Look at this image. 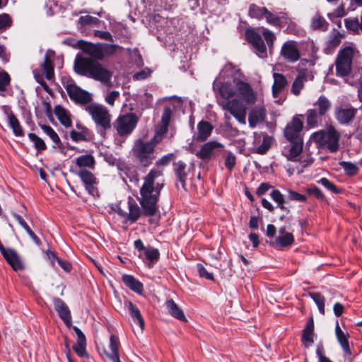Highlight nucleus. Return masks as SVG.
<instances>
[{"mask_svg":"<svg viewBox=\"0 0 362 362\" xmlns=\"http://www.w3.org/2000/svg\"><path fill=\"white\" fill-rule=\"evenodd\" d=\"M317 182L334 194H340L341 192L339 188L326 177L321 178Z\"/></svg>","mask_w":362,"mask_h":362,"instance_id":"nucleus-45","label":"nucleus"},{"mask_svg":"<svg viewBox=\"0 0 362 362\" xmlns=\"http://www.w3.org/2000/svg\"><path fill=\"white\" fill-rule=\"evenodd\" d=\"M156 10H168L170 7V0H154Z\"/></svg>","mask_w":362,"mask_h":362,"instance_id":"nucleus-60","label":"nucleus"},{"mask_svg":"<svg viewBox=\"0 0 362 362\" xmlns=\"http://www.w3.org/2000/svg\"><path fill=\"white\" fill-rule=\"evenodd\" d=\"M306 191L309 194L314 196L317 199H320L322 201L326 200L325 197L323 194L322 192L317 187H316L315 185H312V186L308 187Z\"/></svg>","mask_w":362,"mask_h":362,"instance_id":"nucleus-48","label":"nucleus"},{"mask_svg":"<svg viewBox=\"0 0 362 362\" xmlns=\"http://www.w3.org/2000/svg\"><path fill=\"white\" fill-rule=\"evenodd\" d=\"M280 55L284 60L290 63H295L300 57L297 42L293 40L284 42L280 50Z\"/></svg>","mask_w":362,"mask_h":362,"instance_id":"nucleus-14","label":"nucleus"},{"mask_svg":"<svg viewBox=\"0 0 362 362\" xmlns=\"http://www.w3.org/2000/svg\"><path fill=\"white\" fill-rule=\"evenodd\" d=\"M76 45L90 57L76 56L74 64L75 72L80 76L90 78L110 86L112 72L97 61L103 59L101 43L93 44L80 40L76 42Z\"/></svg>","mask_w":362,"mask_h":362,"instance_id":"nucleus-3","label":"nucleus"},{"mask_svg":"<svg viewBox=\"0 0 362 362\" xmlns=\"http://www.w3.org/2000/svg\"><path fill=\"white\" fill-rule=\"evenodd\" d=\"M339 164L344 169L346 175H354L358 171V168L353 163L341 161Z\"/></svg>","mask_w":362,"mask_h":362,"instance_id":"nucleus-44","label":"nucleus"},{"mask_svg":"<svg viewBox=\"0 0 362 362\" xmlns=\"http://www.w3.org/2000/svg\"><path fill=\"white\" fill-rule=\"evenodd\" d=\"M266 116V110L262 105H256L252 107L248 115V122L254 128L257 124L264 122Z\"/></svg>","mask_w":362,"mask_h":362,"instance_id":"nucleus-21","label":"nucleus"},{"mask_svg":"<svg viewBox=\"0 0 362 362\" xmlns=\"http://www.w3.org/2000/svg\"><path fill=\"white\" fill-rule=\"evenodd\" d=\"M224 146L216 141H210L202 145L200 150L197 152L196 156L202 160H209L218 156Z\"/></svg>","mask_w":362,"mask_h":362,"instance_id":"nucleus-13","label":"nucleus"},{"mask_svg":"<svg viewBox=\"0 0 362 362\" xmlns=\"http://www.w3.org/2000/svg\"><path fill=\"white\" fill-rule=\"evenodd\" d=\"M164 185L163 171L152 169L144 177V183L140 189L139 202L142 209L129 197L128 202L127 221L131 223L136 221L141 214L151 216L156 214L158 209L160 193Z\"/></svg>","mask_w":362,"mask_h":362,"instance_id":"nucleus-2","label":"nucleus"},{"mask_svg":"<svg viewBox=\"0 0 362 362\" xmlns=\"http://www.w3.org/2000/svg\"><path fill=\"white\" fill-rule=\"evenodd\" d=\"M335 333L339 343L340 344L344 353L348 355H351V351L349 345V341L346 334L341 329L339 322H337L335 327Z\"/></svg>","mask_w":362,"mask_h":362,"instance_id":"nucleus-33","label":"nucleus"},{"mask_svg":"<svg viewBox=\"0 0 362 362\" xmlns=\"http://www.w3.org/2000/svg\"><path fill=\"white\" fill-rule=\"evenodd\" d=\"M166 308L169 313L175 318L186 322L187 319L185 316V314L182 310L176 304V303L173 300H168L165 303Z\"/></svg>","mask_w":362,"mask_h":362,"instance_id":"nucleus-32","label":"nucleus"},{"mask_svg":"<svg viewBox=\"0 0 362 362\" xmlns=\"http://www.w3.org/2000/svg\"><path fill=\"white\" fill-rule=\"evenodd\" d=\"M303 124L297 117H293L288 122L284 131V135L288 141H303L302 136Z\"/></svg>","mask_w":362,"mask_h":362,"instance_id":"nucleus-11","label":"nucleus"},{"mask_svg":"<svg viewBox=\"0 0 362 362\" xmlns=\"http://www.w3.org/2000/svg\"><path fill=\"white\" fill-rule=\"evenodd\" d=\"M29 139L34 144V146L39 152L46 150L47 146L45 141L34 133L28 134Z\"/></svg>","mask_w":362,"mask_h":362,"instance_id":"nucleus-43","label":"nucleus"},{"mask_svg":"<svg viewBox=\"0 0 362 362\" xmlns=\"http://www.w3.org/2000/svg\"><path fill=\"white\" fill-rule=\"evenodd\" d=\"M197 133L194 136L195 141L203 142L208 139L214 129V126L209 122L202 120L197 124Z\"/></svg>","mask_w":362,"mask_h":362,"instance_id":"nucleus-20","label":"nucleus"},{"mask_svg":"<svg viewBox=\"0 0 362 362\" xmlns=\"http://www.w3.org/2000/svg\"><path fill=\"white\" fill-rule=\"evenodd\" d=\"M329 25V23L319 12H316L310 19V28L313 30L325 32L328 30Z\"/></svg>","mask_w":362,"mask_h":362,"instance_id":"nucleus-25","label":"nucleus"},{"mask_svg":"<svg viewBox=\"0 0 362 362\" xmlns=\"http://www.w3.org/2000/svg\"><path fill=\"white\" fill-rule=\"evenodd\" d=\"M248 15L250 18L258 20L264 18L267 23L277 28L284 27L290 22V19L286 13H273L266 7L259 6L255 4H251L249 6Z\"/></svg>","mask_w":362,"mask_h":362,"instance_id":"nucleus-6","label":"nucleus"},{"mask_svg":"<svg viewBox=\"0 0 362 362\" xmlns=\"http://www.w3.org/2000/svg\"><path fill=\"white\" fill-rule=\"evenodd\" d=\"M146 257L151 262H156L160 257V252L158 249L151 248L145 250Z\"/></svg>","mask_w":362,"mask_h":362,"instance_id":"nucleus-52","label":"nucleus"},{"mask_svg":"<svg viewBox=\"0 0 362 362\" xmlns=\"http://www.w3.org/2000/svg\"><path fill=\"white\" fill-rule=\"evenodd\" d=\"M12 25V19L7 13L0 14V33L6 30Z\"/></svg>","mask_w":362,"mask_h":362,"instance_id":"nucleus-46","label":"nucleus"},{"mask_svg":"<svg viewBox=\"0 0 362 362\" xmlns=\"http://www.w3.org/2000/svg\"><path fill=\"white\" fill-rule=\"evenodd\" d=\"M94 35L103 40L113 41L112 35L107 31L95 30Z\"/></svg>","mask_w":362,"mask_h":362,"instance_id":"nucleus-62","label":"nucleus"},{"mask_svg":"<svg viewBox=\"0 0 362 362\" xmlns=\"http://www.w3.org/2000/svg\"><path fill=\"white\" fill-rule=\"evenodd\" d=\"M357 110L351 106H340L336 107L334 117L340 124L347 125L355 117Z\"/></svg>","mask_w":362,"mask_h":362,"instance_id":"nucleus-16","label":"nucleus"},{"mask_svg":"<svg viewBox=\"0 0 362 362\" xmlns=\"http://www.w3.org/2000/svg\"><path fill=\"white\" fill-rule=\"evenodd\" d=\"M308 295L316 303L320 313L322 315H325V298H324V296L321 293H317V292H311V293H309Z\"/></svg>","mask_w":362,"mask_h":362,"instance_id":"nucleus-42","label":"nucleus"},{"mask_svg":"<svg viewBox=\"0 0 362 362\" xmlns=\"http://www.w3.org/2000/svg\"><path fill=\"white\" fill-rule=\"evenodd\" d=\"M119 95H120V93L119 91L112 90L105 96V102L108 105L113 106L115 104V100L117 99L119 97Z\"/></svg>","mask_w":362,"mask_h":362,"instance_id":"nucleus-57","label":"nucleus"},{"mask_svg":"<svg viewBox=\"0 0 362 362\" xmlns=\"http://www.w3.org/2000/svg\"><path fill=\"white\" fill-rule=\"evenodd\" d=\"M305 116L306 124L310 128H315L321 125L322 117H324L322 115H319V112H317V109L313 108L308 110Z\"/></svg>","mask_w":362,"mask_h":362,"instance_id":"nucleus-30","label":"nucleus"},{"mask_svg":"<svg viewBox=\"0 0 362 362\" xmlns=\"http://www.w3.org/2000/svg\"><path fill=\"white\" fill-rule=\"evenodd\" d=\"M271 198L276 202L277 204H284L285 200L284 195L281 193V192L278 189H274L270 194Z\"/></svg>","mask_w":362,"mask_h":362,"instance_id":"nucleus-56","label":"nucleus"},{"mask_svg":"<svg viewBox=\"0 0 362 362\" xmlns=\"http://www.w3.org/2000/svg\"><path fill=\"white\" fill-rule=\"evenodd\" d=\"M245 38L247 41L252 45L255 50V53L261 58L267 57V47L262 38V36L253 28H247L245 32Z\"/></svg>","mask_w":362,"mask_h":362,"instance_id":"nucleus-12","label":"nucleus"},{"mask_svg":"<svg viewBox=\"0 0 362 362\" xmlns=\"http://www.w3.org/2000/svg\"><path fill=\"white\" fill-rule=\"evenodd\" d=\"M70 99L77 104L86 105L92 100L91 95L78 87L74 82H67L64 83Z\"/></svg>","mask_w":362,"mask_h":362,"instance_id":"nucleus-9","label":"nucleus"},{"mask_svg":"<svg viewBox=\"0 0 362 362\" xmlns=\"http://www.w3.org/2000/svg\"><path fill=\"white\" fill-rule=\"evenodd\" d=\"M359 22L357 18H347L344 19V25L348 31L354 34H359L362 33V13L360 16Z\"/></svg>","mask_w":362,"mask_h":362,"instance_id":"nucleus-34","label":"nucleus"},{"mask_svg":"<svg viewBox=\"0 0 362 362\" xmlns=\"http://www.w3.org/2000/svg\"><path fill=\"white\" fill-rule=\"evenodd\" d=\"M54 308L60 319L70 327L71 326V315L67 305L59 298H53Z\"/></svg>","mask_w":362,"mask_h":362,"instance_id":"nucleus-17","label":"nucleus"},{"mask_svg":"<svg viewBox=\"0 0 362 362\" xmlns=\"http://www.w3.org/2000/svg\"><path fill=\"white\" fill-rule=\"evenodd\" d=\"M119 341L117 337L112 334L110 337V351L105 350V354L111 362H121L119 355Z\"/></svg>","mask_w":362,"mask_h":362,"instance_id":"nucleus-22","label":"nucleus"},{"mask_svg":"<svg viewBox=\"0 0 362 362\" xmlns=\"http://www.w3.org/2000/svg\"><path fill=\"white\" fill-rule=\"evenodd\" d=\"M160 136H155L149 141L139 139L135 141L132 154L141 167H148L156 158L155 147L160 142Z\"/></svg>","mask_w":362,"mask_h":362,"instance_id":"nucleus-5","label":"nucleus"},{"mask_svg":"<svg viewBox=\"0 0 362 362\" xmlns=\"http://www.w3.org/2000/svg\"><path fill=\"white\" fill-rule=\"evenodd\" d=\"M288 198L291 200L298 201L300 202H305L307 199L305 195L300 194L293 190H288Z\"/></svg>","mask_w":362,"mask_h":362,"instance_id":"nucleus-59","label":"nucleus"},{"mask_svg":"<svg viewBox=\"0 0 362 362\" xmlns=\"http://www.w3.org/2000/svg\"><path fill=\"white\" fill-rule=\"evenodd\" d=\"M270 147V141L269 138L264 137L262 143L257 148V153L259 154H264Z\"/></svg>","mask_w":362,"mask_h":362,"instance_id":"nucleus-58","label":"nucleus"},{"mask_svg":"<svg viewBox=\"0 0 362 362\" xmlns=\"http://www.w3.org/2000/svg\"><path fill=\"white\" fill-rule=\"evenodd\" d=\"M307 81V77L305 74H299L291 86V93L295 95H298L301 90L304 88L305 82Z\"/></svg>","mask_w":362,"mask_h":362,"instance_id":"nucleus-40","label":"nucleus"},{"mask_svg":"<svg viewBox=\"0 0 362 362\" xmlns=\"http://www.w3.org/2000/svg\"><path fill=\"white\" fill-rule=\"evenodd\" d=\"M95 163L94 157L88 154L81 156L76 159V165L81 168H89L93 169Z\"/></svg>","mask_w":362,"mask_h":362,"instance_id":"nucleus-39","label":"nucleus"},{"mask_svg":"<svg viewBox=\"0 0 362 362\" xmlns=\"http://www.w3.org/2000/svg\"><path fill=\"white\" fill-rule=\"evenodd\" d=\"M40 127L44 133H45L53 141L54 144L52 147L54 148H60L62 147L63 144L61 139L52 127L46 124H41Z\"/></svg>","mask_w":362,"mask_h":362,"instance_id":"nucleus-36","label":"nucleus"},{"mask_svg":"<svg viewBox=\"0 0 362 362\" xmlns=\"http://www.w3.org/2000/svg\"><path fill=\"white\" fill-rule=\"evenodd\" d=\"M138 122L137 117L133 113H127L119 116L115 122V127L119 136H125L132 133Z\"/></svg>","mask_w":362,"mask_h":362,"instance_id":"nucleus-10","label":"nucleus"},{"mask_svg":"<svg viewBox=\"0 0 362 362\" xmlns=\"http://www.w3.org/2000/svg\"><path fill=\"white\" fill-rule=\"evenodd\" d=\"M197 271L201 277L205 278L208 280H213L214 275L212 273L207 272L206 268L201 264L197 265Z\"/></svg>","mask_w":362,"mask_h":362,"instance_id":"nucleus-55","label":"nucleus"},{"mask_svg":"<svg viewBox=\"0 0 362 362\" xmlns=\"http://www.w3.org/2000/svg\"><path fill=\"white\" fill-rule=\"evenodd\" d=\"M42 68L45 74L47 80H51L54 77V67L51 59L47 54H45Z\"/></svg>","mask_w":362,"mask_h":362,"instance_id":"nucleus-41","label":"nucleus"},{"mask_svg":"<svg viewBox=\"0 0 362 362\" xmlns=\"http://www.w3.org/2000/svg\"><path fill=\"white\" fill-rule=\"evenodd\" d=\"M303 149V141H293L284 146L281 153L289 161L297 162Z\"/></svg>","mask_w":362,"mask_h":362,"instance_id":"nucleus-15","label":"nucleus"},{"mask_svg":"<svg viewBox=\"0 0 362 362\" xmlns=\"http://www.w3.org/2000/svg\"><path fill=\"white\" fill-rule=\"evenodd\" d=\"M344 37V34L341 33L336 29H333L331 31L327 42V47L325 48L327 53L332 52L334 49H336L340 45Z\"/></svg>","mask_w":362,"mask_h":362,"instance_id":"nucleus-26","label":"nucleus"},{"mask_svg":"<svg viewBox=\"0 0 362 362\" xmlns=\"http://www.w3.org/2000/svg\"><path fill=\"white\" fill-rule=\"evenodd\" d=\"M173 171L175 174L177 179L181 183L182 187L185 189L186 180L189 168L182 160L175 162L173 163Z\"/></svg>","mask_w":362,"mask_h":362,"instance_id":"nucleus-23","label":"nucleus"},{"mask_svg":"<svg viewBox=\"0 0 362 362\" xmlns=\"http://www.w3.org/2000/svg\"><path fill=\"white\" fill-rule=\"evenodd\" d=\"M273 78L272 93L274 97L276 98L288 85V81L284 75L279 73H274Z\"/></svg>","mask_w":362,"mask_h":362,"instance_id":"nucleus-27","label":"nucleus"},{"mask_svg":"<svg viewBox=\"0 0 362 362\" xmlns=\"http://www.w3.org/2000/svg\"><path fill=\"white\" fill-rule=\"evenodd\" d=\"M119 47L116 45H110L106 43H101V49L102 54H103V57L105 55H112L116 52L117 49Z\"/></svg>","mask_w":362,"mask_h":362,"instance_id":"nucleus-49","label":"nucleus"},{"mask_svg":"<svg viewBox=\"0 0 362 362\" xmlns=\"http://www.w3.org/2000/svg\"><path fill=\"white\" fill-rule=\"evenodd\" d=\"M174 157L175 156L173 153L167 154L156 161V165H166L174 158Z\"/></svg>","mask_w":362,"mask_h":362,"instance_id":"nucleus-63","label":"nucleus"},{"mask_svg":"<svg viewBox=\"0 0 362 362\" xmlns=\"http://www.w3.org/2000/svg\"><path fill=\"white\" fill-rule=\"evenodd\" d=\"M314 321L311 317L303 330L302 342L308 347L314 342Z\"/></svg>","mask_w":362,"mask_h":362,"instance_id":"nucleus-29","label":"nucleus"},{"mask_svg":"<svg viewBox=\"0 0 362 362\" xmlns=\"http://www.w3.org/2000/svg\"><path fill=\"white\" fill-rule=\"evenodd\" d=\"M54 112L56 117L62 125L66 127H69L71 126L72 122L70 119L69 113L66 110L60 105H57L54 107Z\"/></svg>","mask_w":362,"mask_h":362,"instance_id":"nucleus-37","label":"nucleus"},{"mask_svg":"<svg viewBox=\"0 0 362 362\" xmlns=\"http://www.w3.org/2000/svg\"><path fill=\"white\" fill-rule=\"evenodd\" d=\"M332 103L325 95H321L314 103V109H317L319 115L326 116L330 111Z\"/></svg>","mask_w":362,"mask_h":362,"instance_id":"nucleus-28","label":"nucleus"},{"mask_svg":"<svg viewBox=\"0 0 362 362\" xmlns=\"http://www.w3.org/2000/svg\"><path fill=\"white\" fill-rule=\"evenodd\" d=\"M76 174L85 185L88 192L94 196L97 192L95 185L98 183L95 175L90 171L86 169H81Z\"/></svg>","mask_w":362,"mask_h":362,"instance_id":"nucleus-18","label":"nucleus"},{"mask_svg":"<svg viewBox=\"0 0 362 362\" xmlns=\"http://www.w3.org/2000/svg\"><path fill=\"white\" fill-rule=\"evenodd\" d=\"M294 242V237L292 233H284L279 235L274 241L273 245L277 247H286L291 245Z\"/></svg>","mask_w":362,"mask_h":362,"instance_id":"nucleus-38","label":"nucleus"},{"mask_svg":"<svg viewBox=\"0 0 362 362\" xmlns=\"http://www.w3.org/2000/svg\"><path fill=\"white\" fill-rule=\"evenodd\" d=\"M127 309L129 310V315L132 317L134 322L139 325L142 332L144 329V320L138 309V308L134 305L131 301H128L127 303Z\"/></svg>","mask_w":362,"mask_h":362,"instance_id":"nucleus-31","label":"nucleus"},{"mask_svg":"<svg viewBox=\"0 0 362 362\" xmlns=\"http://www.w3.org/2000/svg\"><path fill=\"white\" fill-rule=\"evenodd\" d=\"M123 283L133 291L141 293L143 291V285L133 276L124 274L122 277Z\"/></svg>","mask_w":362,"mask_h":362,"instance_id":"nucleus-35","label":"nucleus"},{"mask_svg":"<svg viewBox=\"0 0 362 362\" xmlns=\"http://www.w3.org/2000/svg\"><path fill=\"white\" fill-rule=\"evenodd\" d=\"M4 114L6 116V120L9 127L12 129L13 134L16 136L22 137L24 136L25 133L18 119L15 116L11 110L5 108Z\"/></svg>","mask_w":362,"mask_h":362,"instance_id":"nucleus-19","label":"nucleus"},{"mask_svg":"<svg viewBox=\"0 0 362 362\" xmlns=\"http://www.w3.org/2000/svg\"><path fill=\"white\" fill-rule=\"evenodd\" d=\"M271 188L272 186L269 183L263 182L257 189L256 194L258 196H262L264 194Z\"/></svg>","mask_w":362,"mask_h":362,"instance_id":"nucleus-64","label":"nucleus"},{"mask_svg":"<svg viewBox=\"0 0 362 362\" xmlns=\"http://www.w3.org/2000/svg\"><path fill=\"white\" fill-rule=\"evenodd\" d=\"M79 23L82 25H97L100 23V20L95 17H93L91 16H81L79 18Z\"/></svg>","mask_w":362,"mask_h":362,"instance_id":"nucleus-51","label":"nucleus"},{"mask_svg":"<svg viewBox=\"0 0 362 362\" xmlns=\"http://www.w3.org/2000/svg\"><path fill=\"white\" fill-rule=\"evenodd\" d=\"M236 158L232 152H227L225 158V166L228 170L231 171L235 165Z\"/></svg>","mask_w":362,"mask_h":362,"instance_id":"nucleus-54","label":"nucleus"},{"mask_svg":"<svg viewBox=\"0 0 362 362\" xmlns=\"http://www.w3.org/2000/svg\"><path fill=\"white\" fill-rule=\"evenodd\" d=\"M339 139L340 134L333 127H329L327 132H315L310 136V139L313 141L319 144L320 146L327 147L332 153L339 149Z\"/></svg>","mask_w":362,"mask_h":362,"instance_id":"nucleus-7","label":"nucleus"},{"mask_svg":"<svg viewBox=\"0 0 362 362\" xmlns=\"http://www.w3.org/2000/svg\"><path fill=\"white\" fill-rule=\"evenodd\" d=\"M358 54V50L352 45L344 47L339 51L334 64L337 76L343 78L346 83L358 88V96L362 103V75L351 74L354 58Z\"/></svg>","mask_w":362,"mask_h":362,"instance_id":"nucleus-4","label":"nucleus"},{"mask_svg":"<svg viewBox=\"0 0 362 362\" xmlns=\"http://www.w3.org/2000/svg\"><path fill=\"white\" fill-rule=\"evenodd\" d=\"M262 35L269 48L273 46L274 41L276 39L274 34L267 28H263Z\"/></svg>","mask_w":362,"mask_h":362,"instance_id":"nucleus-53","label":"nucleus"},{"mask_svg":"<svg viewBox=\"0 0 362 362\" xmlns=\"http://www.w3.org/2000/svg\"><path fill=\"white\" fill-rule=\"evenodd\" d=\"M85 110L91 116L93 120L100 128L99 132L105 134L106 130L111 128V115L106 107L97 105L90 104L86 107Z\"/></svg>","mask_w":362,"mask_h":362,"instance_id":"nucleus-8","label":"nucleus"},{"mask_svg":"<svg viewBox=\"0 0 362 362\" xmlns=\"http://www.w3.org/2000/svg\"><path fill=\"white\" fill-rule=\"evenodd\" d=\"M73 329L77 335L76 344L86 345V339L84 334L81 332V330L76 326H74Z\"/></svg>","mask_w":362,"mask_h":362,"instance_id":"nucleus-61","label":"nucleus"},{"mask_svg":"<svg viewBox=\"0 0 362 362\" xmlns=\"http://www.w3.org/2000/svg\"><path fill=\"white\" fill-rule=\"evenodd\" d=\"M4 257L14 271L24 269L23 263L15 250L11 248Z\"/></svg>","mask_w":362,"mask_h":362,"instance_id":"nucleus-24","label":"nucleus"},{"mask_svg":"<svg viewBox=\"0 0 362 362\" xmlns=\"http://www.w3.org/2000/svg\"><path fill=\"white\" fill-rule=\"evenodd\" d=\"M11 83L9 74L2 70L0 71V91H5Z\"/></svg>","mask_w":362,"mask_h":362,"instance_id":"nucleus-47","label":"nucleus"},{"mask_svg":"<svg viewBox=\"0 0 362 362\" xmlns=\"http://www.w3.org/2000/svg\"><path fill=\"white\" fill-rule=\"evenodd\" d=\"M213 88L221 97L218 99V105L229 112L240 123L245 124L246 105L254 104L257 100V94L252 86L239 78H234L232 82L225 83L215 80Z\"/></svg>","mask_w":362,"mask_h":362,"instance_id":"nucleus-1","label":"nucleus"},{"mask_svg":"<svg viewBox=\"0 0 362 362\" xmlns=\"http://www.w3.org/2000/svg\"><path fill=\"white\" fill-rule=\"evenodd\" d=\"M297 162H299L303 168L310 165L313 162L314 159L310 153H301Z\"/></svg>","mask_w":362,"mask_h":362,"instance_id":"nucleus-50","label":"nucleus"}]
</instances>
